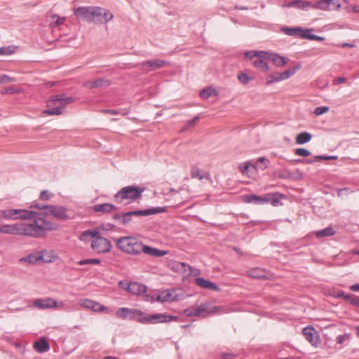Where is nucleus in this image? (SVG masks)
<instances>
[{"instance_id":"obj_7","label":"nucleus","mask_w":359,"mask_h":359,"mask_svg":"<svg viewBox=\"0 0 359 359\" xmlns=\"http://www.w3.org/2000/svg\"><path fill=\"white\" fill-rule=\"evenodd\" d=\"M3 218L6 220L29 219L36 218L37 213L25 209H6L3 211Z\"/></svg>"},{"instance_id":"obj_2","label":"nucleus","mask_w":359,"mask_h":359,"mask_svg":"<svg viewBox=\"0 0 359 359\" xmlns=\"http://www.w3.org/2000/svg\"><path fill=\"white\" fill-rule=\"evenodd\" d=\"M116 246L121 251L136 255L141 252L154 257H161L168 254L165 250H160L157 248L144 245L137 238L133 236H123L116 240Z\"/></svg>"},{"instance_id":"obj_16","label":"nucleus","mask_w":359,"mask_h":359,"mask_svg":"<svg viewBox=\"0 0 359 359\" xmlns=\"http://www.w3.org/2000/svg\"><path fill=\"white\" fill-rule=\"evenodd\" d=\"M269 52L266 51H259L257 55L252 61V65L254 67L259 69L260 70L267 72L270 70V68L265 61L266 59H268Z\"/></svg>"},{"instance_id":"obj_5","label":"nucleus","mask_w":359,"mask_h":359,"mask_svg":"<svg viewBox=\"0 0 359 359\" xmlns=\"http://www.w3.org/2000/svg\"><path fill=\"white\" fill-rule=\"evenodd\" d=\"M143 191V188L128 186L118 191L114 195V198L119 203L128 204L136 199L140 198Z\"/></svg>"},{"instance_id":"obj_36","label":"nucleus","mask_w":359,"mask_h":359,"mask_svg":"<svg viewBox=\"0 0 359 359\" xmlns=\"http://www.w3.org/2000/svg\"><path fill=\"white\" fill-rule=\"evenodd\" d=\"M65 18H61L57 14L51 15V20L49 22V26L52 28L63 25L65 21Z\"/></svg>"},{"instance_id":"obj_37","label":"nucleus","mask_w":359,"mask_h":359,"mask_svg":"<svg viewBox=\"0 0 359 359\" xmlns=\"http://www.w3.org/2000/svg\"><path fill=\"white\" fill-rule=\"evenodd\" d=\"M133 309L121 308L116 311V316L123 319H130Z\"/></svg>"},{"instance_id":"obj_12","label":"nucleus","mask_w":359,"mask_h":359,"mask_svg":"<svg viewBox=\"0 0 359 359\" xmlns=\"http://www.w3.org/2000/svg\"><path fill=\"white\" fill-rule=\"evenodd\" d=\"M48 254L47 251L42 250L39 253L29 254L27 256L20 258V262L29 264H35L40 260L47 263L50 262L52 261V258L50 256L46 257Z\"/></svg>"},{"instance_id":"obj_40","label":"nucleus","mask_w":359,"mask_h":359,"mask_svg":"<svg viewBox=\"0 0 359 359\" xmlns=\"http://www.w3.org/2000/svg\"><path fill=\"white\" fill-rule=\"evenodd\" d=\"M270 161L266 157H259L255 165H257V170L259 168L262 170L268 168L269 166Z\"/></svg>"},{"instance_id":"obj_53","label":"nucleus","mask_w":359,"mask_h":359,"mask_svg":"<svg viewBox=\"0 0 359 359\" xmlns=\"http://www.w3.org/2000/svg\"><path fill=\"white\" fill-rule=\"evenodd\" d=\"M50 194L48 190H43L40 194V198L43 201H48L50 198Z\"/></svg>"},{"instance_id":"obj_26","label":"nucleus","mask_w":359,"mask_h":359,"mask_svg":"<svg viewBox=\"0 0 359 359\" xmlns=\"http://www.w3.org/2000/svg\"><path fill=\"white\" fill-rule=\"evenodd\" d=\"M310 6H311V3L309 1H305L302 0H294L292 1H290L285 4H283L282 5L284 8H290V7H295L297 8H300L302 10H306L308 8H310Z\"/></svg>"},{"instance_id":"obj_61","label":"nucleus","mask_w":359,"mask_h":359,"mask_svg":"<svg viewBox=\"0 0 359 359\" xmlns=\"http://www.w3.org/2000/svg\"><path fill=\"white\" fill-rule=\"evenodd\" d=\"M350 289L353 292L359 291V284L355 283L350 287Z\"/></svg>"},{"instance_id":"obj_18","label":"nucleus","mask_w":359,"mask_h":359,"mask_svg":"<svg viewBox=\"0 0 359 359\" xmlns=\"http://www.w3.org/2000/svg\"><path fill=\"white\" fill-rule=\"evenodd\" d=\"M177 299L175 291L171 290L162 291L159 294H154L151 297V300H157L161 302H172Z\"/></svg>"},{"instance_id":"obj_10","label":"nucleus","mask_w":359,"mask_h":359,"mask_svg":"<svg viewBox=\"0 0 359 359\" xmlns=\"http://www.w3.org/2000/svg\"><path fill=\"white\" fill-rule=\"evenodd\" d=\"M33 306L39 309H61L65 306V304L62 302H57L53 298L47 297L35 299L33 302Z\"/></svg>"},{"instance_id":"obj_20","label":"nucleus","mask_w":359,"mask_h":359,"mask_svg":"<svg viewBox=\"0 0 359 359\" xmlns=\"http://www.w3.org/2000/svg\"><path fill=\"white\" fill-rule=\"evenodd\" d=\"M79 304L86 309L95 312H102L107 310V308L104 305L89 299H81L79 301Z\"/></svg>"},{"instance_id":"obj_30","label":"nucleus","mask_w":359,"mask_h":359,"mask_svg":"<svg viewBox=\"0 0 359 359\" xmlns=\"http://www.w3.org/2000/svg\"><path fill=\"white\" fill-rule=\"evenodd\" d=\"M283 31L288 36H299L302 38V35L305 32V29L300 27H285Z\"/></svg>"},{"instance_id":"obj_44","label":"nucleus","mask_w":359,"mask_h":359,"mask_svg":"<svg viewBox=\"0 0 359 359\" xmlns=\"http://www.w3.org/2000/svg\"><path fill=\"white\" fill-rule=\"evenodd\" d=\"M294 154L297 156L306 157L311 155V152L304 148H298L294 150Z\"/></svg>"},{"instance_id":"obj_4","label":"nucleus","mask_w":359,"mask_h":359,"mask_svg":"<svg viewBox=\"0 0 359 359\" xmlns=\"http://www.w3.org/2000/svg\"><path fill=\"white\" fill-rule=\"evenodd\" d=\"M74 99L72 97L65 95H57L52 96L47 103V109L43 111V114L54 116L62 114L66 106L73 102Z\"/></svg>"},{"instance_id":"obj_47","label":"nucleus","mask_w":359,"mask_h":359,"mask_svg":"<svg viewBox=\"0 0 359 359\" xmlns=\"http://www.w3.org/2000/svg\"><path fill=\"white\" fill-rule=\"evenodd\" d=\"M14 53V48L11 46L0 48V55H11Z\"/></svg>"},{"instance_id":"obj_62","label":"nucleus","mask_w":359,"mask_h":359,"mask_svg":"<svg viewBox=\"0 0 359 359\" xmlns=\"http://www.w3.org/2000/svg\"><path fill=\"white\" fill-rule=\"evenodd\" d=\"M78 264H79V265L90 264L89 259L80 260V261L78 262Z\"/></svg>"},{"instance_id":"obj_33","label":"nucleus","mask_w":359,"mask_h":359,"mask_svg":"<svg viewBox=\"0 0 359 359\" xmlns=\"http://www.w3.org/2000/svg\"><path fill=\"white\" fill-rule=\"evenodd\" d=\"M250 168H252L254 170H257V165H254V163H252L251 161H248L244 163L239 164L238 167L239 171L245 175H248Z\"/></svg>"},{"instance_id":"obj_50","label":"nucleus","mask_w":359,"mask_h":359,"mask_svg":"<svg viewBox=\"0 0 359 359\" xmlns=\"http://www.w3.org/2000/svg\"><path fill=\"white\" fill-rule=\"evenodd\" d=\"M341 5L339 2V0H333L330 2L331 10L332 9L339 10L341 8Z\"/></svg>"},{"instance_id":"obj_8","label":"nucleus","mask_w":359,"mask_h":359,"mask_svg":"<svg viewBox=\"0 0 359 359\" xmlns=\"http://www.w3.org/2000/svg\"><path fill=\"white\" fill-rule=\"evenodd\" d=\"M302 68L300 63H297L295 66L284 71L282 72H274L266 78V83L270 85L275 82H279L283 80H286L295 74V73Z\"/></svg>"},{"instance_id":"obj_23","label":"nucleus","mask_w":359,"mask_h":359,"mask_svg":"<svg viewBox=\"0 0 359 359\" xmlns=\"http://www.w3.org/2000/svg\"><path fill=\"white\" fill-rule=\"evenodd\" d=\"M92 210L95 212H102L103 214L110 213L116 210V207L113 204L104 203L102 204L95 205L92 207Z\"/></svg>"},{"instance_id":"obj_51","label":"nucleus","mask_w":359,"mask_h":359,"mask_svg":"<svg viewBox=\"0 0 359 359\" xmlns=\"http://www.w3.org/2000/svg\"><path fill=\"white\" fill-rule=\"evenodd\" d=\"M348 338H349V334H348L339 335L337 337V342L339 344H341Z\"/></svg>"},{"instance_id":"obj_17","label":"nucleus","mask_w":359,"mask_h":359,"mask_svg":"<svg viewBox=\"0 0 359 359\" xmlns=\"http://www.w3.org/2000/svg\"><path fill=\"white\" fill-rule=\"evenodd\" d=\"M178 317L165 313L149 314L148 324H157L177 320Z\"/></svg>"},{"instance_id":"obj_29","label":"nucleus","mask_w":359,"mask_h":359,"mask_svg":"<svg viewBox=\"0 0 359 359\" xmlns=\"http://www.w3.org/2000/svg\"><path fill=\"white\" fill-rule=\"evenodd\" d=\"M191 178H198L200 180L203 179L210 180V176L208 173H203L201 170L196 166L191 168Z\"/></svg>"},{"instance_id":"obj_59","label":"nucleus","mask_w":359,"mask_h":359,"mask_svg":"<svg viewBox=\"0 0 359 359\" xmlns=\"http://www.w3.org/2000/svg\"><path fill=\"white\" fill-rule=\"evenodd\" d=\"M122 214H123V213H116V214L113 216V219H115V220H118V221H119V222L121 223Z\"/></svg>"},{"instance_id":"obj_21","label":"nucleus","mask_w":359,"mask_h":359,"mask_svg":"<svg viewBox=\"0 0 359 359\" xmlns=\"http://www.w3.org/2000/svg\"><path fill=\"white\" fill-rule=\"evenodd\" d=\"M149 313H144L139 309H133L130 320H135L142 324H148Z\"/></svg>"},{"instance_id":"obj_22","label":"nucleus","mask_w":359,"mask_h":359,"mask_svg":"<svg viewBox=\"0 0 359 359\" xmlns=\"http://www.w3.org/2000/svg\"><path fill=\"white\" fill-rule=\"evenodd\" d=\"M268 60H271L273 64L278 67H283L285 66L289 62V59L286 57H283L278 53H269L268 55Z\"/></svg>"},{"instance_id":"obj_60","label":"nucleus","mask_w":359,"mask_h":359,"mask_svg":"<svg viewBox=\"0 0 359 359\" xmlns=\"http://www.w3.org/2000/svg\"><path fill=\"white\" fill-rule=\"evenodd\" d=\"M104 113H107L111 115H116L118 114V111L114 109H105L103 111Z\"/></svg>"},{"instance_id":"obj_25","label":"nucleus","mask_w":359,"mask_h":359,"mask_svg":"<svg viewBox=\"0 0 359 359\" xmlns=\"http://www.w3.org/2000/svg\"><path fill=\"white\" fill-rule=\"evenodd\" d=\"M162 212L161 208H151L149 209L142 210H134L130 211L132 216H140V217H146L149 215H152L155 214H158Z\"/></svg>"},{"instance_id":"obj_34","label":"nucleus","mask_w":359,"mask_h":359,"mask_svg":"<svg viewBox=\"0 0 359 359\" xmlns=\"http://www.w3.org/2000/svg\"><path fill=\"white\" fill-rule=\"evenodd\" d=\"M34 347L39 353H44L49 350V344L45 339L36 341Z\"/></svg>"},{"instance_id":"obj_38","label":"nucleus","mask_w":359,"mask_h":359,"mask_svg":"<svg viewBox=\"0 0 359 359\" xmlns=\"http://www.w3.org/2000/svg\"><path fill=\"white\" fill-rule=\"evenodd\" d=\"M334 233L335 231L333 229V228L328 226L323 230L316 231V235L318 238H323L333 236Z\"/></svg>"},{"instance_id":"obj_13","label":"nucleus","mask_w":359,"mask_h":359,"mask_svg":"<svg viewBox=\"0 0 359 359\" xmlns=\"http://www.w3.org/2000/svg\"><path fill=\"white\" fill-rule=\"evenodd\" d=\"M94 7L95 6L78 7L74 10V13L79 19L86 20L88 22H93Z\"/></svg>"},{"instance_id":"obj_54","label":"nucleus","mask_w":359,"mask_h":359,"mask_svg":"<svg viewBox=\"0 0 359 359\" xmlns=\"http://www.w3.org/2000/svg\"><path fill=\"white\" fill-rule=\"evenodd\" d=\"M278 194H274L273 196H267L266 197H269L270 198V201H271V203L273 205H276L278 203Z\"/></svg>"},{"instance_id":"obj_45","label":"nucleus","mask_w":359,"mask_h":359,"mask_svg":"<svg viewBox=\"0 0 359 359\" xmlns=\"http://www.w3.org/2000/svg\"><path fill=\"white\" fill-rule=\"evenodd\" d=\"M15 81V79L6 74H0V83H8Z\"/></svg>"},{"instance_id":"obj_14","label":"nucleus","mask_w":359,"mask_h":359,"mask_svg":"<svg viewBox=\"0 0 359 359\" xmlns=\"http://www.w3.org/2000/svg\"><path fill=\"white\" fill-rule=\"evenodd\" d=\"M126 290L130 294L137 296H144L146 300L149 301V296L146 295L147 287L143 284L136 282H131L126 285Z\"/></svg>"},{"instance_id":"obj_39","label":"nucleus","mask_w":359,"mask_h":359,"mask_svg":"<svg viewBox=\"0 0 359 359\" xmlns=\"http://www.w3.org/2000/svg\"><path fill=\"white\" fill-rule=\"evenodd\" d=\"M199 95H200L201 97H202L203 99H208L210 97H211L212 95H216L217 92L215 88L208 87V88L203 89L200 92Z\"/></svg>"},{"instance_id":"obj_19","label":"nucleus","mask_w":359,"mask_h":359,"mask_svg":"<svg viewBox=\"0 0 359 359\" xmlns=\"http://www.w3.org/2000/svg\"><path fill=\"white\" fill-rule=\"evenodd\" d=\"M168 62L162 60H147L141 63V69L146 72L155 71L168 65Z\"/></svg>"},{"instance_id":"obj_24","label":"nucleus","mask_w":359,"mask_h":359,"mask_svg":"<svg viewBox=\"0 0 359 359\" xmlns=\"http://www.w3.org/2000/svg\"><path fill=\"white\" fill-rule=\"evenodd\" d=\"M195 283L202 288L209 289L214 291L219 290V287L216 284L201 277L196 278L195 279Z\"/></svg>"},{"instance_id":"obj_3","label":"nucleus","mask_w":359,"mask_h":359,"mask_svg":"<svg viewBox=\"0 0 359 359\" xmlns=\"http://www.w3.org/2000/svg\"><path fill=\"white\" fill-rule=\"evenodd\" d=\"M100 231L97 229H88L83 231L79 236V240L87 242L93 238L90 247L93 251L98 254H105L111 250L112 245L109 240L100 236Z\"/></svg>"},{"instance_id":"obj_57","label":"nucleus","mask_w":359,"mask_h":359,"mask_svg":"<svg viewBox=\"0 0 359 359\" xmlns=\"http://www.w3.org/2000/svg\"><path fill=\"white\" fill-rule=\"evenodd\" d=\"M351 304L359 308V297L354 295Z\"/></svg>"},{"instance_id":"obj_35","label":"nucleus","mask_w":359,"mask_h":359,"mask_svg":"<svg viewBox=\"0 0 359 359\" xmlns=\"http://www.w3.org/2000/svg\"><path fill=\"white\" fill-rule=\"evenodd\" d=\"M313 30V29H305V32L302 35V39L320 41H324V37L311 34V32Z\"/></svg>"},{"instance_id":"obj_1","label":"nucleus","mask_w":359,"mask_h":359,"mask_svg":"<svg viewBox=\"0 0 359 359\" xmlns=\"http://www.w3.org/2000/svg\"><path fill=\"white\" fill-rule=\"evenodd\" d=\"M57 229V225L41 217L34 218L32 223L13 224V235L39 238L43 236L47 231Z\"/></svg>"},{"instance_id":"obj_55","label":"nucleus","mask_w":359,"mask_h":359,"mask_svg":"<svg viewBox=\"0 0 359 359\" xmlns=\"http://www.w3.org/2000/svg\"><path fill=\"white\" fill-rule=\"evenodd\" d=\"M198 120H199V117L198 116H195L194 118L188 121L187 123V127H192V126H194L197 123V121Z\"/></svg>"},{"instance_id":"obj_43","label":"nucleus","mask_w":359,"mask_h":359,"mask_svg":"<svg viewBox=\"0 0 359 359\" xmlns=\"http://www.w3.org/2000/svg\"><path fill=\"white\" fill-rule=\"evenodd\" d=\"M132 217L133 216L130 211L123 213L121 217V224L127 225L128 224H129L132 220Z\"/></svg>"},{"instance_id":"obj_49","label":"nucleus","mask_w":359,"mask_h":359,"mask_svg":"<svg viewBox=\"0 0 359 359\" xmlns=\"http://www.w3.org/2000/svg\"><path fill=\"white\" fill-rule=\"evenodd\" d=\"M316 160H334L337 158V156L318 155L315 156Z\"/></svg>"},{"instance_id":"obj_11","label":"nucleus","mask_w":359,"mask_h":359,"mask_svg":"<svg viewBox=\"0 0 359 359\" xmlns=\"http://www.w3.org/2000/svg\"><path fill=\"white\" fill-rule=\"evenodd\" d=\"M113 14L102 7L95 6L93 11V23L104 24L113 19Z\"/></svg>"},{"instance_id":"obj_52","label":"nucleus","mask_w":359,"mask_h":359,"mask_svg":"<svg viewBox=\"0 0 359 359\" xmlns=\"http://www.w3.org/2000/svg\"><path fill=\"white\" fill-rule=\"evenodd\" d=\"M259 51H247L245 53V56L246 57H248L250 59L252 60V62L253 61V60L256 57V56L257 55Z\"/></svg>"},{"instance_id":"obj_41","label":"nucleus","mask_w":359,"mask_h":359,"mask_svg":"<svg viewBox=\"0 0 359 359\" xmlns=\"http://www.w3.org/2000/svg\"><path fill=\"white\" fill-rule=\"evenodd\" d=\"M238 79L241 83L243 85H247L252 80V78L250 77L247 74L241 72L238 74Z\"/></svg>"},{"instance_id":"obj_9","label":"nucleus","mask_w":359,"mask_h":359,"mask_svg":"<svg viewBox=\"0 0 359 359\" xmlns=\"http://www.w3.org/2000/svg\"><path fill=\"white\" fill-rule=\"evenodd\" d=\"M34 207L38 209H45V214L46 215H52L58 219L66 220L69 218L67 214V209L62 206L40 205L36 204Z\"/></svg>"},{"instance_id":"obj_31","label":"nucleus","mask_w":359,"mask_h":359,"mask_svg":"<svg viewBox=\"0 0 359 359\" xmlns=\"http://www.w3.org/2000/svg\"><path fill=\"white\" fill-rule=\"evenodd\" d=\"M245 202L254 203H264L270 201L269 197H260L256 195H248L245 197Z\"/></svg>"},{"instance_id":"obj_46","label":"nucleus","mask_w":359,"mask_h":359,"mask_svg":"<svg viewBox=\"0 0 359 359\" xmlns=\"http://www.w3.org/2000/svg\"><path fill=\"white\" fill-rule=\"evenodd\" d=\"M329 111V107L326 106L318 107L314 110V114L316 116H320L327 113Z\"/></svg>"},{"instance_id":"obj_32","label":"nucleus","mask_w":359,"mask_h":359,"mask_svg":"<svg viewBox=\"0 0 359 359\" xmlns=\"http://www.w3.org/2000/svg\"><path fill=\"white\" fill-rule=\"evenodd\" d=\"M311 138V134L308 132H302L296 136L295 142L297 144H304L309 142Z\"/></svg>"},{"instance_id":"obj_58","label":"nucleus","mask_w":359,"mask_h":359,"mask_svg":"<svg viewBox=\"0 0 359 359\" xmlns=\"http://www.w3.org/2000/svg\"><path fill=\"white\" fill-rule=\"evenodd\" d=\"M354 295H355V294H346V296H344V299L346 302H348V303L351 304V302H352V299H353V297H354Z\"/></svg>"},{"instance_id":"obj_64","label":"nucleus","mask_w":359,"mask_h":359,"mask_svg":"<svg viewBox=\"0 0 359 359\" xmlns=\"http://www.w3.org/2000/svg\"><path fill=\"white\" fill-rule=\"evenodd\" d=\"M233 355L230 353H223L222 354V359H233L232 358Z\"/></svg>"},{"instance_id":"obj_48","label":"nucleus","mask_w":359,"mask_h":359,"mask_svg":"<svg viewBox=\"0 0 359 359\" xmlns=\"http://www.w3.org/2000/svg\"><path fill=\"white\" fill-rule=\"evenodd\" d=\"M18 93H19V90L15 87L5 88L1 90L2 94H15Z\"/></svg>"},{"instance_id":"obj_42","label":"nucleus","mask_w":359,"mask_h":359,"mask_svg":"<svg viewBox=\"0 0 359 359\" xmlns=\"http://www.w3.org/2000/svg\"><path fill=\"white\" fill-rule=\"evenodd\" d=\"M13 224H3L0 226V233L13 235Z\"/></svg>"},{"instance_id":"obj_6","label":"nucleus","mask_w":359,"mask_h":359,"mask_svg":"<svg viewBox=\"0 0 359 359\" xmlns=\"http://www.w3.org/2000/svg\"><path fill=\"white\" fill-rule=\"evenodd\" d=\"M220 311V307L212 306L209 302L201 304L196 307H190L184 311L187 316H201L205 318Z\"/></svg>"},{"instance_id":"obj_27","label":"nucleus","mask_w":359,"mask_h":359,"mask_svg":"<svg viewBox=\"0 0 359 359\" xmlns=\"http://www.w3.org/2000/svg\"><path fill=\"white\" fill-rule=\"evenodd\" d=\"M110 82L108 80H105L103 79H98L95 81H89L86 82L83 86L86 88H100L102 86H109Z\"/></svg>"},{"instance_id":"obj_63","label":"nucleus","mask_w":359,"mask_h":359,"mask_svg":"<svg viewBox=\"0 0 359 359\" xmlns=\"http://www.w3.org/2000/svg\"><path fill=\"white\" fill-rule=\"evenodd\" d=\"M90 264H98L100 263V260L97 259H89Z\"/></svg>"},{"instance_id":"obj_15","label":"nucleus","mask_w":359,"mask_h":359,"mask_svg":"<svg viewBox=\"0 0 359 359\" xmlns=\"http://www.w3.org/2000/svg\"><path fill=\"white\" fill-rule=\"evenodd\" d=\"M302 334L306 339L314 347H318L320 340L318 332L313 327H304L302 330Z\"/></svg>"},{"instance_id":"obj_28","label":"nucleus","mask_w":359,"mask_h":359,"mask_svg":"<svg viewBox=\"0 0 359 359\" xmlns=\"http://www.w3.org/2000/svg\"><path fill=\"white\" fill-rule=\"evenodd\" d=\"M248 276L258 279H264L267 278L266 271L261 268H253L248 271Z\"/></svg>"},{"instance_id":"obj_56","label":"nucleus","mask_w":359,"mask_h":359,"mask_svg":"<svg viewBox=\"0 0 359 359\" xmlns=\"http://www.w3.org/2000/svg\"><path fill=\"white\" fill-rule=\"evenodd\" d=\"M318 160H316L315 158L314 159H307V160H304V159H297L296 160V162L297 163H313L316 161H318Z\"/></svg>"}]
</instances>
